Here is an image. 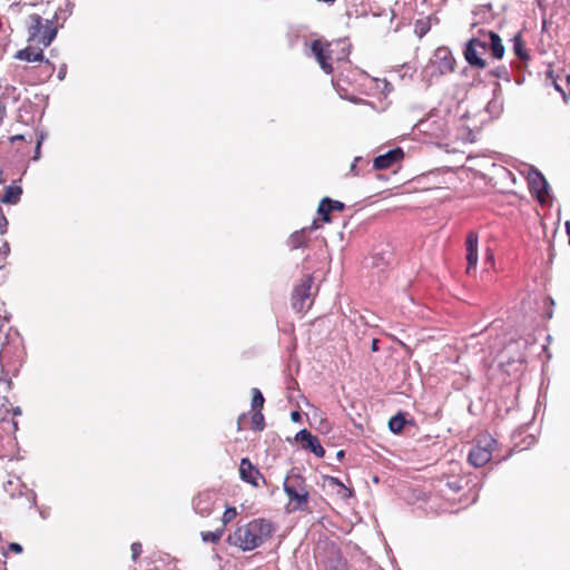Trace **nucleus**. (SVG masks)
Here are the masks:
<instances>
[{"label":"nucleus","instance_id":"obj_1","mask_svg":"<svg viewBox=\"0 0 570 570\" xmlns=\"http://www.w3.org/2000/svg\"><path fill=\"white\" fill-rule=\"evenodd\" d=\"M274 531L273 524L266 519H254L245 524L238 525L227 538L230 546L243 551H252L261 547L271 538Z\"/></svg>","mask_w":570,"mask_h":570},{"label":"nucleus","instance_id":"obj_2","mask_svg":"<svg viewBox=\"0 0 570 570\" xmlns=\"http://www.w3.org/2000/svg\"><path fill=\"white\" fill-rule=\"evenodd\" d=\"M311 51L322 70L330 75L333 71V57L338 61L345 60L350 55L351 43L345 39H340L334 45L316 39L311 43Z\"/></svg>","mask_w":570,"mask_h":570},{"label":"nucleus","instance_id":"obj_3","mask_svg":"<svg viewBox=\"0 0 570 570\" xmlns=\"http://www.w3.org/2000/svg\"><path fill=\"white\" fill-rule=\"evenodd\" d=\"M284 492L293 503V511H304L308 504L309 493L305 483V479L294 471L287 474L284 480Z\"/></svg>","mask_w":570,"mask_h":570},{"label":"nucleus","instance_id":"obj_4","mask_svg":"<svg viewBox=\"0 0 570 570\" xmlns=\"http://www.w3.org/2000/svg\"><path fill=\"white\" fill-rule=\"evenodd\" d=\"M28 33L29 40L38 41L43 47H48L56 38L57 29L51 20H43L39 14H31Z\"/></svg>","mask_w":570,"mask_h":570},{"label":"nucleus","instance_id":"obj_5","mask_svg":"<svg viewBox=\"0 0 570 570\" xmlns=\"http://www.w3.org/2000/svg\"><path fill=\"white\" fill-rule=\"evenodd\" d=\"M495 444L497 441L493 438L483 436L471 449L469 453V462L475 468L483 466L492 459V453Z\"/></svg>","mask_w":570,"mask_h":570},{"label":"nucleus","instance_id":"obj_6","mask_svg":"<svg viewBox=\"0 0 570 570\" xmlns=\"http://www.w3.org/2000/svg\"><path fill=\"white\" fill-rule=\"evenodd\" d=\"M313 277L305 276L298 284L292 295V306L296 312H303L312 305Z\"/></svg>","mask_w":570,"mask_h":570},{"label":"nucleus","instance_id":"obj_7","mask_svg":"<svg viewBox=\"0 0 570 570\" xmlns=\"http://www.w3.org/2000/svg\"><path fill=\"white\" fill-rule=\"evenodd\" d=\"M417 129L429 136L441 138L448 132V121L436 114H430L416 124Z\"/></svg>","mask_w":570,"mask_h":570},{"label":"nucleus","instance_id":"obj_8","mask_svg":"<svg viewBox=\"0 0 570 570\" xmlns=\"http://www.w3.org/2000/svg\"><path fill=\"white\" fill-rule=\"evenodd\" d=\"M529 187L535 195L539 203L544 204L549 197V184L544 176L535 168H531L528 174Z\"/></svg>","mask_w":570,"mask_h":570},{"label":"nucleus","instance_id":"obj_9","mask_svg":"<svg viewBox=\"0 0 570 570\" xmlns=\"http://www.w3.org/2000/svg\"><path fill=\"white\" fill-rule=\"evenodd\" d=\"M216 501V492L209 490L203 491L194 498L193 508L197 514L207 518L212 514Z\"/></svg>","mask_w":570,"mask_h":570},{"label":"nucleus","instance_id":"obj_10","mask_svg":"<svg viewBox=\"0 0 570 570\" xmlns=\"http://www.w3.org/2000/svg\"><path fill=\"white\" fill-rule=\"evenodd\" d=\"M295 441L301 443L302 449L311 451L317 458H323L325 455V450L318 439L306 429L296 433Z\"/></svg>","mask_w":570,"mask_h":570},{"label":"nucleus","instance_id":"obj_11","mask_svg":"<svg viewBox=\"0 0 570 570\" xmlns=\"http://www.w3.org/2000/svg\"><path fill=\"white\" fill-rule=\"evenodd\" d=\"M432 63L436 66L440 73L451 72L454 69V58L445 47H440L435 50Z\"/></svg>","mask_w":570,"mask_h":570},{"label":"nucleus","instance_id":"obj_12","mask_svg":"<svg viewBox=\"0 0 570 570\" xmlns=\"http://www.w3.org/2000/svg\"><path fill=\"white\" fill-rule=\"evenodd\" d=\"M404 156L402 148L397 147L386 151L383 155H379L373 160V168L376 170H383L392 167L395 163L401 160Z\"/></svg>","mask_w":570,"mask_h":570},{"label":"nucleus","instance_id":"obj_13","mask_svg":"<svg viewBox=\"0 0 570 570\" xmlns=\"http://www.w3.org/2000/svg\"><path fill=\"white\" fill-rule=\"evenodd\" d=\"M478 244H479V236L475 232H470L466 235L465 240V247H466V273H471L472 269H475L478 264Z\"/></svg>","mask_w":570,"mask_h":570},{"label":"nucleus","instance_id":"obj_14","mask_svg":"<svg viewBox=\"0 0 570 570\" xmlns=\"http://www.w3.org/2000/svg\"><path fill=\"white\" fill-rule=\"evenodd\" d=\"M485 52H481V48L479 47V42H473L471 39L468 41L464 49V58L468 63L472 67L476 68H485L487 62L482 58Z\"/></svg>","mask_w":570,"mask_h":570},{"label":"nucleus","instance_id":"obj_15","mask_svg":"<svg viewBox=\"0 0 570 570\" xmlns=\"http://www.w3.org/2000/svg\"><path fill=\"white\" fill-rule=\"evenodd\" d=\"M325 567L327 570H347V562L343 558L341 550L332 544L327 548Z\"/></svg>","mask_w":570,"mask_h":570},{"label":"nucleus","instance_id":"obj_16","mask_svg":"<svg viewBox=\"0 0 570 570\" xmlns=\"http://www.w3.org/2000/svg\"><path fill=\"white\" fill-rule=\"evenodd\" d=\"M240 479L245 482L258 487V478H262L259 471L252 464L248 458H243L239 465Z\"/></svg>","mask_w":570,"mask_h":570},{"label":"nucleus","instance_id":"obj_17","mask_svg":"<svg viewBox=\"0 0 570 570\" xmlns=\"http://www.w3.org/2000/svg\"><path fill=\"white\" fill-rule=\"evenodd\" d=\"M344 207L345 205L343 203L325 197L320 203L318 214L322 216L324 222H330V213L332 210H342Z\"/></svg>","mask_w":570,"mask_h":570},{"label":"nucleus","instance_id":"obj_18","mask_svg":"<svg viewBox=\"0 0 570 570\" xmlns=\"http://www.w3.org/2000/svg\"><path fill=\"white\" fill-rule=\"evenodd\" d=\"M14 58L28 62H41L45 60V55L42 49L37 50L32 47H27L24 49L18 50L14 55Z\"/></svg>","mask_w":570,"mask_h":570},{"label":"nucleus","instance_id":"obj_19","mask_svg":"<svg viewBox=\"0 0 570 570\" xmlns=\"http://www.w3.org/2000/svg\"><path fill=\"white\" fill-rule=\"evenodd\" d=\"M316 228V223H313L309 227H305L298 232L293 233L289 237V246L293 249H297L299 247L305 246L307 242V234Z\"/></svg>","mask_w":570,"mask_h":570},{"label":"nucleus","instance_id":"obj_20","mask_svg":"<svg viewBox=\"0 0 570 570\" xmlns=\"http://www.w3.org/2000/svg\"><path fill=\"white\" fill-rule=\"evenodd\" d=\"M21 195L22 188L20 186L10 185L6 187L1 202L4 204L16 205L20 200Z\"/></svg>","mask_w":570,"mask_h":570},{"label":"nucleus","instance_id":"obj_21","mask_svg":"<svg viewBox=\"0 0 570 570\" xmlns=\"http://www.w3.org/2000/svg\"><path fill=\"white\" fill-rule=\"evenodd\" d=\"M490 35H495L494 31L492 30H478V33L474 35L471 40L473 42H479V47L481 48V52H488L489 49L491 48V45H490Z\"/></svg>","mask_w":570,"mask_h":570},{"label":"nucleus","instance_id":"obj_22","mask_svg":"<svg viewBox=\"0 0 570 570\" xmlns=\"http://www.w3.org/2000/svg\"><path fill=\"white\" fill-rule=\"evenodd\" d=\"M325 483L327 487L335 489L336 493L343 499H347L352 495V491L346 488L337 478L326 476Z\"/></svg>","mask_w":570,"mask_h":570},{"label":"nucleus","instance_id":"obj_23","mask_svg":"<svg viewBox=\"0 0 570 570\" xmlns=\"http://www.w3.org/2000/svg\"><path fill=\"white\" fill-rule=\"evenodd\" d=\"M490 40H491L490 41L491 48L489 49V51H490L491 56L494 59H502L504 56L505 49H504L501 38L499 37L498 33H495V35H490Z\"/></svg>","mask_w":570,"mask_h":570},{"label":"nucleus","instance_id":"obj_24","mask_svg":"<svg viewBox=\"0 0 570 570\" xmlns=\"http://www.w3.org/2000/svg\"><path fill=\"white\" fill-rule=\"evenodd\" d=\"M513 52L514 55L522 61H527L529 59L528 51L525 49L521 32H518L513 38Z\"/></svg>","mask_w":570,"mask_h":570},{"label":"nucleus","instance_id":"obj_25","mask_svg":"<svg viewBox=\"0 0 570 570\" xmlns=\"http://www.w3.org/2000/svg\"><path fill=\"white\" fill-rule=\"evenodd\" d=\"M405 422L403 413H397L390 419L389 429L392 433L397 434L403 430Z\"/></svg>","mask_w":570,"mask_h":570},{"label":"nucleus","instance_id":"obj_26","mask_svg":"<svg viewBox=\"0 0 570 570\" xmlns=\"http://www.w3.org/2000/svg\"><path fill=\"white\" fill-rule=\"evenodd\" d=\"M224 533V528L216 531H204L200 533L204 542L217 543Z\"/></svg>","mask_w":570,"mask_h":570},{"label":"nucleus","instance_id":"obj_27","mask_svg":"<svg viewBox=\"0 0 570 570\" xmlns=\"http://www.w3.org/2000/svg\"><path fill=\"white\" fill-rule=\"evenodd\" d=\"M252 393H253V397H252V409L254 411H258V410H262L263 409V405H264V396L262 394V392L257 389V387H254L252 390Z\"/></svg>","mask_w":570,"mask_h":570},{"label":"nucleus","instance_id":"obj_28","mask_svg":"<svg viewBox=\"0 0 570 570\" xmlns=\"http://www.w3.org/2000/svg\"><path fill=\"white\" fill-rule=\"evenodd\" d=\"M252 424H253V429L256 431L264 430L265 422H264V415L262 413V410L254 411V414L252 416Z\"/></svg>","mask_w":570,"mask_h":570},{"label":"nucleus","instance_id":"obj_29","mask_svg":"<svg viewBox=\"0 0 570 570\" xmlns=\"http://www.w3.org/2000/svg\"><path fill=\"white\" fill-rule=\"evenodd\" d=\"M237 515V511L235 508L233 507H228L226 508L224 514H223V518H222V521H223V528L229 523L233 519H235Z\"/></svg>","mask_w":570,"mask_h":570},{"label":"nucleus","instance_id":"obj_30","mask_svg":"<svg viewBox=\"0 0 570 570\" xmlns=\"http://www.w3.org/2000/svg\"><path fill=\"white\" fill-rule=\"evenodd\" d=\"M363 158L361 156H357L354 158L353 163L351 164L348 175L351 176H358L361 175V170L358 169V163L362 161Z\"/></svg>","mask_w":570,"mask_h":570},{"label":"nucleus","instance_id":"obj_31","mask_svg":"<svg viewBox=\"0 0 570 570\" xmlns=\"http://www.w3.org/2000/svg\"><path fill=\"white\" fill-rule=\"evenodd\" d=\"M142 551V547L139 542H134L131 544V557L134 560H136Z\"/></svg>","mask_w":570,"mask_h":570},{"label":"nucleus","instance_id":"obj_32","mask_svg":"<svg viewBox=\"0 0 570 570\" xmlns=\"http://www.w3.org/2000/svg\"><path fill=\"white\" fill-rule=\"evenodd\" d=\"M43 139H45L43 135H40V137L37 141V145H36V148H35V155L32 157L33 160H38L40 158L41 145H42Z\"/></svg>","mask_w":570,"mask_h":570},{"label":"nucleus","instance_id":"obj_33","mask_svg":"<svg viewBox=\"0 0 570 570\" xmlns=\"http://www.w3.org/2000/svg\"><path fill=\"white\" fill-rule=\"evenodd\" d=\"M8 228V219L0 210V234L3 235L7 233Z\"/></svg>","mask_w":570,"mask_h":570},{"label":"nucleus","instance_id":"obj_34","mask_svg":"<svg viewBox=\"0 0 570 570\" xmlns=\"http://www.w3.org/2000/svg\"><path fill=\"white\" fill-rule=\"evenodd\" d=\"M446 485L449 487L450 490H452L455 493L462 489L459 480L449 481Z\"/></svg>","mask_w":570,"mask_h":570},{"label":"nucleus","instance_id":"obj_35","mask_svg":"<svg viewBox=\"0 0 570 570\" xmlns=\"http://www.w3.org/2000/svg\"><path fill=\"white\" fill-rule=\"evenodd\" d=\"M493 73L498 78L508 79V71H507V69L504 67L498 68Z\"/></svg>","mask_w":570,"mask_h":570},{"label":"nucleus","instance_id":"obj_36","mask_svg":"<svg viewBox=\"0 0 570 570\" xmlns=\"http://www.w3.org/2000/svg\"><path fill=\"white\" fill-rule=\"evenodd\" d=\"M66 75H67V66L66 65H62L58 71V79L60 81H62L65 78H66Z\"/></svg>","mask_w":570,"mask_h":570},{"label":"nucleus","instance_id":"obj_37","mask_svg":"<svg viewBox=\"0 0 570 570\" xmlns=\"http://www.w3.org/2000/svg\"><path fill=\"white\" fill-rule=\"evenodd\" d=\"M9 250H10L9 244L7 242H4L2 244V246L0 247V256L6 257L9 254Z\"/></svg>","mask_w":570,"mask_h":570},{"label":"nucleus","instance_id":"obj_38","mask_svg":"<svg viewBox=\"0 0 570 570\" xmlns=\"http://www.w3.org/2000/svg\"><path fill=\"white\" fill-rule=\"evenodd\" d=\"M291 419H292L293 422L298 423L302 420V415H301V413L298 411H293L291 413Z\"/></svg>","mask_w":570,"mask_h":570},{"label":"nucleus","instance_id":"obj_39","mask_svg":"<svg viewBox=\"0 0 570 570\" xmlns=\"http://www.w3.org/2000/svg\"><path fill=\"white\" fill-rule=\"evenodd\" d=\"M552 85H553L554 89H556L557 91H559V92L563 96V98L566 99L564 90H563V89H562V87L557 82V80H556V79H552Z\"/></svg>","mask_w":570,"mask_h":570},{"label":"nucleus","instance_id":"obj_40","mask_svg":"<svg viewBox=\"0 0 570 570\" xmlns=\"http://www.w3.org/2000/svg\"><path fill=\"white\" fill-rule=\"evenodd\" d=\"M9 549L16 553H20L22 551V547L19 543H10Z\"/></svg>","mask_w":570,"mask_h":570},{"label":"nucleus","instance_id":"obj_41","mask_svg":"<svg viewBox=\"0 0 570 570\" xmlns=\"http://www.w3.org/2000/svg\"><path fill=\"white\" fill-rule=\"evenodd\" d=\"M30 499H29V505L32 508V507H36L37 504V495L33 491H30Z\"/></svg>","mask_w":570,"mask_h":570},{"label":"nucleus","instance_id":"obj_42","mask_svg":"<svg viewBox=\"0 0 570 570\" xmlns=\"http://www.w3.org/2000/svg\"><path fill=\"white\" fill-rule=\"evenodd\" d=\"M11 411H12V414H13L14 416H20V415L22 414V410H21V407H20V406H14V407H12V410H11Z\"/></svg>","mask_w":570,"mask_h":570},{"label":"nucleus","instance_id":"obj_43","mask_svg":"<svg viewBox=\"0 0 570 570\" xmlns=\"http://www.w3.org/2000/svg\"><path fill=\"white\" fill-rule=\"evenodd\" d=\"M24 139V136L23 135H16V136H12L11 137V141L14 142V141H20V140H23Z\"/></svg>","mask_w":570,"mask_h":570},{"label":"nucleus","instance_id":"obj_44","mask_svg":"<svg viewBox=\"0 0 570 570\" xmlns=\"http://www.w3.org/2000/svg\"><path fill=\"white\" fill-rule=\"evenodd\" d=\"M564 227H566L567 234L569 236V245H570V222L569 220L566 222Z\"/></svg>","mask_w":570,"mask_h":570},{"label":"nucleus","instance_id":"obj_45","mask_svg":"<svg viewBox=\"0 0 570 570\" xmlns=\"http://www.w3.org/2000/svg\"><path fill=\"white\" fill-rule=\"evenodd\" d=\"M46 63L49 66L51 73L55 70V66L49 60H46Z\"/></svg>","mask_w":570,"mask_h":570},{"label":"nucleus","instance_id":"obj_46","mask_svg":"<svg viewBox=\"0 0 570 570\" xmlns=\"http://www.w3.org/2000/svg\"><path fill=\"white\" fill-rule=\"evenodd\" d=\"M372 350L373 351L377 350V341L376 340H374L373 343H372Z\"/></svg>","mask_w":570,"mask_h":570},{"label":"nucleus","instance_id":"obj_47","mask_svg":"<svg viewBox=\"0 0 570 570\" xmlns=\"http://www.w3.org/2000/svg\"><path fill=\"white\" fill-rule=\"evenodd\" d=\"M39 513H40V517H41L42 519H47V517H48V515H47V513H46V512H43L42 510H40V511H39Z\"/></svg>","mask_w":570,"mask_h":570},{"label":"nucleus","instance_id":"obj_48","mask_svg":"<svg viewBox=\"0 0 570 570\" xmlns=\"http://www.w3.org/2000/svg\"><path fill=\"white\" fill-rule=\"evenodd\" d=\"M343 456H344V451H342V450H341V451H338V452H337V458H338V459H342Z\"/></svg>","mask_w":570,"mask_h":570},{"label":"nucleus","instance_id":"obj_49","mask_svg":"<svg viewBox=\"0 0 570 570\" xmlns=\"http://www.w3.org/2000/svg\"><path fill=\"white\" fill-rule=\"evenodd\" d=\"M9 487H12V481H8L7 483Z\"/></svg>","mask_w":570,"mask_h":570},{"label":"nucleus","instance_id":"obj_50","mask_svg":"<svg viewBox=\"0 0 570 570\" xmlns=\"http://www.w3.org/2000/svg\"><path fill=\"white\" fill-rule=\"evenodd\" d=\"M567 81H568V83H570V76L567 77Z\"/></svg>","mask_w":570,"mask_h":570}]
</instances>
